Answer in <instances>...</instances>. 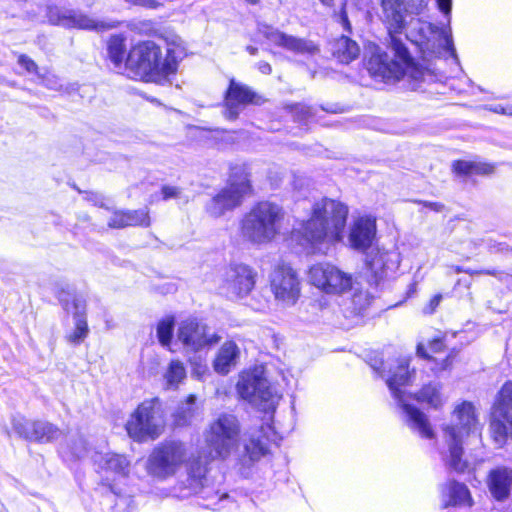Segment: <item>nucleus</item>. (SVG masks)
Instances as JSON below:
<instances>
[{
  "label": "nucleus",
  "instance_id": "obj_1",
  "mask_svg": "<svg viewBox=\"0 0 512 512\" xmlns=\"http://www.w3.org/2000/svg\"><path fill=\"white\" fill-rule=\"evenodd\" d=\"M241 424L233 413L222 412L212 419L203 432L209 451L196 453L187 465V478L170 488L169 495L187 499L200 493L207 483L210 464L225 461L239 448Z\"/></svg>",
  "mask_w": 512,
  "mask_h": 512
},
{
  "label": "nucleus",
  "instance_id": "obj_2",
  "mask_svg": "<svg viewBox=\"0 0 512 512\" xmlns=\"http://www.w3.org/2000/svg\"><path fill=\"white\" fill-rule=\"evenodd\" d=\"M185 57V49L176 38L167 44L166 52L153 41L135 44L125 59V70L131 77L146 82L165 84L170 82L178 70L179 62Z\"/></svg>",
  "mask_w": 512,
  "mask_h": 512
},
{
  "label": "nucleus",
  "instance_id": "obj_3",
  "mask_svg": "<svg viewBox=\"0 0 512 512\" xmlns=\"http://www.w3.org/2000/svg\"><path fill=\"white\" fill-rule=\"evenodd\" d=\"M373 368L385 379L408 427L422 438L433 439L435 432L428 416L416 406L409 404L407 402L408 397L402 390L403 387L410 385L415 378V370L409 369V359L401 358L389 363L388 370H386V365L383 363L381 367L373 366Z\"/></svg>",
  "mask_w": 512,
  "mask_h": 512
},
{
  "label": "nucleus",
  "instance_id": "obj_4",
  "mask_svg": "<svg viewBox=\"0 0 512 512\" xmlns=\"http://www.w3.org/2000/svg\"><path fill=\"white\" fill-rule=\"evenodd\" d=\"M478 430V419L475 407L471 402L464 401L453 410V423L442 426V435L446 449L441 451L445 465L456 471L465 472L470 463L464 458L463 444L465 439Z\"/></svg>",
  "mask_w": 512,
  "mask_h": 512
},
{
  "label": "nucleus",
  "instance_id": "obj_5",
  "mask_svg": "<svg viewBox=\"0 0 512 512\" xmlns=\"http://www.w3.org/2000/svg\"><path fill=\"white\" fill-rule=\"evenodd\" d=\"M348 208L341 202L323 198L314 203L311 217L293 232L302 236L306 243L317 244L325 240L337 241L345 227Z\"/></svg>",
  "mask_w": 512,
  "mask_h": 512
},
{
  "label": "nucleus",
  "instance_id": "obj_6",
  "mask_svg": "<svg viewBox=\"0 0 512 512\" xmlns=\"http://www.w3.org/2000/svg\"><path fill=\"white\" fill-rule=\"evenodd\" d=\"M286 213L273 202L261 201L246 213L241 221V234L255 245L271 243L281 232Z\"/></svg>",
  "mask_w": 512,
  "mask_h": 512
},
{
  "label": "nucleus",
  "instance_id": "obj_7",
  "mask_svg": "<svg viewBox=\"0 0 512 512\" xmlns=\"http://www.w3.org/2000/svg\"><path fill=\"white\" fill-rule=\"evenodd\" d=\"M196 456L189 452L187 444L180 440H165L158 443L150 452L145 470L147 474L157 481H166L174 477L180 469L185 467V475L176 480L174 485L187 478V465Z\"/></svg>",
  "mask_w": 512,
  "mask_h": 512
},
{
  "label": "nucleus",
  "instance_id": "obj_8",
  "mask_svg": "<svg viewBox=\"0 0 512 512\" xmlns=\"http://www.w3.org/2000/svg\"><path fill=\"white\" fill-rule=\"evenodd\" d=\"M437 5L438 9L447 17V24L445 27L439 28L428 21L412 16L408 19L404 32L406 33L407 38L419 45L425 44L428 46L431 39H436L439 46L458 62L459 59L454 47L450 27L452 0H437Z\"/></svg>",
  "mask_w": 512,
  "mask_h": 512
},
{
  "label": "nucleus",
  "instance_id": "obj_9",
  "mask_svg": "<svg viewBox=\"0 0 512 512\" xmlns=\"http://www.w3.org/2000/svg\"><path fill=\"white\" fill-rule=\"evenodd\" d=\"M389 46L394 53V58H391L386 52L376 51L367 62L369 74L383 82L399 80L413 64L407 48L399 37L390 39Z\"/></svg>",
  "mask_w": 512,
  "mask_h": 512
},
{
  "label": "nucleus",
  "instance_id": "obj_10",
  "mask_svg": "<svg viewBox=\"0 0 512 512\" xmlns=\"http://www.w3.org/2000/svg\"><path fill=\"white\" fill-rule=\"evenodd\" d=\"M236 390L242 399L264 412H274L281 399L277 388L259 369L242 372L239 375Z\"/></svg>",
  "mask_w": 512,
  "mask_h": 512
},
{
  "label": "nucleus",
  "instance_id": "obj_11",
  "mask_svg": "<svg viewBox=\"0 0 512 512\" xmlns=\"http://www.w3.org/2000/svg\"><path fill=\"white\" fill-rule=\"evenodd\" d=\"M251 191L247 168L242 165L235 166L231 169L228 185L207 203L206 211L213 217H220L238 207Z\"/></svg>",
  "mask_w": 512,
  "mask_h": 512
},
{
  "label": "nucleus",
  "instance_id": "obj_12",
  "mask_svg": "<svg viewBox=\"0 0 512 512\" xmlns=\"http://www.w3.org/2000/svg\"><path fill=\"white\" fill-rule=\"evenodd\" d=\"M165 421L156 400H146L130 415L125 428L137 442L157 439L164 431Z\"/></svg>",
  "mask_w": 512,
  "mask_h": 512
},
{
  "label": "nucleus",
  "instance_id": "obj_13",
  "mask_svg": "<svg viewBox=\"0 0 512 512\" xmlns=\"http://www.w3.org/2000/svg\"><path fill=\"white\" fill-rule=\"evenodd\" d=\"M426 8V0H381L380 17L390 39L404 32L408 19L421 15Z\"/></svg>",
  "mask_w": 512,
  "mask_h": 512
},
{
  "label": "nucleus",
  "instance_id": "obj_14",
  "mask_svg": "<svg viewBox=\"0 0 512 512\" xmlns=\"http://www.w3.org/2000/svg\"><path fill=\"white\" fill-rule=\"evenodd\" d=\"M490 430L496 443L502 445L512 437V382L503 384L491 413Z\"/></svg>",
  "mask_w": 512,
  "mask_h": 512
},
{
  "label": "nucleus",
  "instance_id": "obj_15",
  "mask_svg": "<svg viewBox=\"0 0 512 512\" xmlns=\"http://www.w3.org/2000/svg\"><path fill=\"white\" fill-rule=\"evenodd\" d=\"M269 281L271 291L278 302L286 306H292L297 302L301 293V280L289 264L275 265Z\"/></svg>",
  "mask_w": 512,
  "mask_h": 512
},
{
  "label": "nucleus",
  "instance_id": "obj_16",
  "mask_svg": "<svg viewBox=\"0 0 512 512\" xmlns=\"http://www.w3.org/2000/svg\"><path fill=\"white\" fill-rule=\"evenodd\" d=\"M221 340V336L210 332L209 327L196 319H186L179 323L176 332V341L187 352H199L211 347Z\"/></svg>",
  "mask_w": 512,
  "mask_h": 512
},
{
  "label": "nucleus",
  "instance_id": "obj_17",
  "mask_svg": "<svg viewBox=\"0 0 512 512\" xmlns=\"http://www.w3.org/2000/svg\"><path fill=\"white\" fill-rule=\"evenodd\" d=\"M310 282L327 294L340 295L352 288V276L329 263L313 265L308 273Z\"/></svg>",
  "mask_w": 512,
  "mask_h": 512
},
{
  "label": "nucleus",
  "instance_id": "obj_18",
  "mask_svg": "<svg viewBox=\"0 0 512 512\" xmlns=\"http://www.w3.org/2000/svg\"><path fill=\"white\" fill-rule=\"evenodd\" d=\"M257 273L246 264H232L223 274L221 289L232 299L246 297L254 288Z\"/></svg>",
  "mask_w": 512,
  "mask_h": 512
},
{
  "label": "nucleus",
  "instance_id": "obj_19",
  "mask_svg": "<svg viewBox=\"0 0 512 512\" xmlns=\"http://www.w3.org/2000/svg\"><path fill=\"white\" fill-rule=\"evenodd\" d=\"M264 102L265 99L250 87L231 79L225 93L224 116L229 120H235L247 105H261Z\"/></svg>",
  "mask_w": 512,
  "mask_h": 512
},
{
  "label": "nucleus",
  "instance_id": "obj_20",
  "mask_svg": "<svg viewBox=\"0 0 512 512\" xmlns=\"http://www.w3.org/2000/svg\"><path fill=\"white\" fill-rule=\"evenodd\" d=\"M278 436L273 426L262 423L248 429L244 438V449L250 460H259L269 452V445L277 443Z\"/></svg>",
  "mask_w": 512,
  "mask_h": 512
},
{
  "label": "nucleus",
  "instance_id": "obj_21",
  "mask_svg": "<svg viewBox=\"0 0 512 512\" xmlns=\"http://www.w3.org/2000/svg\"><path fill=\"white\" fill-rule=\"evenodd\" d=\"M69 292L61 291L58 293V299L61 302L63 308L73 313L74 329L67 334L66 339L72 345H79L82 343L89 334V327L86 319V302L84 299L79 297H72V301L69 302Z\"/></svg>",
  "mask_w": 512,
  "mask_h": 512
},
{
  "label": "nucleus",
  "instance_id": "obj_22",
  "mask_svg": "<svg viewBox=\"0 0 512 512\" xmlns=\"http://www.w3.org/2000/svg\"><path fill=\"white\" fill-rule=\"evenodd\" d=\"M13 427L21 437L41 443L52 442L62 435L56 425L42 420L19 419L14 422Z\"/></svg>",
  "mask_w": 512,
  "mask_h": 512
},
{
  "label": "nucleus",
  "instance_id": "obj_23",
  "mask_svg": "<svg viewBox=\"0 0 512 512\" xmlns=\"http://www.w3.org/2000/svg\"><path fill=\"white\" fill-rule=\"evenodd\" d=\"M366 265L371 271L375 284L394 273L400 264L399 254L396 251L371 248L366 254Z\"/></svg>",
  "mask_w": 512,
  "mask_h": 512
},
{
  "label": "nucleus",
  "instance_id": "obj_24",
  "mask_svg": "<svg viewBox=\"0 0 512 512\" xmlns=\"http://www.w3.org/2000/svg\"><path fill=\"white\" fill-rule=\"evenodd\" d=\"M47 17L51 24L63 26L65 28L80 29H107L110 26L103 22H96L87 15L81 14L74 10L62 9L59 7H49Z\"/></svg>",
  "mask_w": 512,
  "mask_h": 512
},
{
  "label": "nucleus",
  "instance_id": "obj_25",
  "mask_svg": "<svg viewBox=\"0 0 512 512\" xmlns=\"http://www.w3.org/2000/svg\"><path fill=\"white\" fill-rule=\"evenodd\" d=\"M376 237V220L371 216H361L351 225L348 241L350 246L359 251L371 248Z\"/></svg>",
  "mask_w": 512,
  "mask_h": 512
},
{
  "label": "nucleus",
  "instance_id": "obj_26",
  "mask_svg": "<svg viewBox=\"0 0 512 512\" xmlns=\"http://www.w3.org/2000/svg\"><path fill=\"white\" fill-rule=\"evenodd\" d=\"M241 358V348L233 340H226L217 350L212 367L217 374L227 375L237 367Z\"/></svg>",
  "mask_w": 512,
  "mask_h": 512
},
{
  "label": "nucleus",
  "instance_id": "obj_27",
  "mask_svg": "<svg viewBox=\"0 0 512 512\" xmlns=\"http://www.w3.org/2000/svg\"><path fill=\"white\" fill-rule=\"evenodd\" d=\"M413 398L428 408L435 410L441 409L447 402V395L444 392V386L437 381H431L421 387Z\"/></svg>",
  "mask_w": 512,
  "mask_h": 512
},
{
  "label": "nucleus",
  "instance_id": "obj_28",
  "mask_svg": "<svg viewBox=\"0 0 512 512\" xmlns=\"http://www.w3.org/2000/svg\"><path fill=\"white\" fill-rule=\"evenodd\" d=\"M441 501L444 507L450 505L470 507L472 505L468 488L456 481H448L441 487Z\"/></svg>",
  "mask_w": 512,
  "mask_h": 512
},
{
  "label": "nucleus",
  "instance_id": "obj_29",
  "mask_svg": "<svg viewBox=\"0 0 512 512\" xmlns=\"http://www.w3.org/2000/svg\"><path fill=\"white\" fill-rule=\"evenodd\" d=\"M488 486L494 498L506 499L512 486V470L507 467L495 468L489 474Z\"/></svg>",
  "mask_w": 512,
  "mask_h": 512
},
{
  "label": "nucleus",
  "instance_id": "obj_30",
  "mask_svg": "<svg viewBox=\"0 0 512 512\" xmlns=\"http://www.w3.org/2000/svg\"><path fill=\"white\" fill-rule=\"evenodd\" d=\"M269 39L273 43L296 53L314 55L319 52V47L312 41L289 36L279 31L272 32Z\"/></svg>",
  "mask_w": 512,
  "mask_h": 512
},
{
  "label": "nucleus",
  "instance_id": "obj_31",
  "mask_svg": "<svg viewBox=\"0 0 512 512\" xmlns=\"http://www.w3.org/2000/svg\"><path fill=\"white\" fill-rule=\"evenodd\" d=\"M93 460L95 465L103 471L111 472L123 477L127 476L129 473L130 462L123 455L110 452H96L93 456Z\"/></svg>",
  "mask_w": 512,
  "mask_h": 512
},
{
  "label": "nucleus",
  "instance_id": "obj_32",
  "mask_svg": "<svg viewBox=\"0 0 512 512\" xmlns=\"http://www.w3.org/2000/svg\"><path fill=\"white\" fill-rule=\"evenodd\" d=\"M331 51L340 63L348 64L359 56L360 48L354 40L341 36L331 42Z\"/></svg>",
  "mask_w": 512,
  "mask_h": 512
},
{
  "label": "nucleus",
  "instance_id": "obj_33",
  "mask_svg": "<svg viewBox=\"0 0 512 512\" xmlns=\"http://www.w3.org/2000/svg\"><path fill=\"white\" fill-rule=\"evenodd\" d=\"M452 169L458 176L490 175L495 171L493 164L466 160L454 161Z\"/></svg>",
  "mask_w": 512,
  "mask_h": 512
},
{
  "label": "nucleus",
  "instance_id": "obj_34",
  "mask_svg": "<svg viewBox=\"0 0 512 512\" xmlns=\"http://www.w3.org/2000/svg\"><path fill=\"white\" fill-rule=\"evenodd\" d=\"M185 378L186 368L178 359L172 360L163 374L165 387L172 390H176Z\"/></svg>",
  "mask_w": 512,
  "mask_h": 512
},
{
  "label": "nucleus",
  "instance_id": "obj_35",
  "mask_svg": "<svg viewBox=\"0 0 512 512\" xmlns=\"http://www.w3.org/2000/svg\"><path fill=\"white\" fill-rule=\"evenodd\" d=\"M196 396L189 395L184 402H181L173 414L174 422L177 426H187L191 424L196 415Z\"/></svg>",
  "mask_w": 512,
  "mask_h": 512
},
{
  "label": "nucleus",
  "instance_id": "obj_36",
  "mask_svg": "<svg viewBox=\"0 0 512 512\" xmlns=\"http://www.w3.org/2000/svg\"><path fill=\"white\" fill-rule=\"evenodd\" d=\"M108 55L115 68L122 69L124 67L125 43L121 36L111 37L108 43Z\"/></svg>",
  "mask_w": 512,
  "mask_h": 512
},
{
  "label": "nucleus",
  "instance_id": "obj_37",
  "mask_svg": "<svg viewBox=\"0 0 512 512\" xmlns=\"http://www.w3.org/2000/svg\"><path fill=\"white\" fill-rule=\"evenodd\" d=\"M174 330V318L169 316L160 320L157 324V338L160 344L163 347L168 348L170 351L174 352L172 349V337Z\"/></svg>",
  "mask_w": 512,
  "mask_h": 512
},
{
  "label": "nucleus",
  "instance_id": "obj_38",
  "mask_svg": "<svg viewBox=\"0 0 512 512\" xmlns=\"http://www.w3.org/2000/svg\"><path fill=\"white\" fill-rule=\"evenodd\" d=\"M68 451L66 452L64 449L62 450L63 454H67L68 452L72 457L82 458L87 453V443L84 437L80 434L74 435L70 442L67 445Z\"/></svg>",
  "mask_w": 512,
  "mask_h": 512
},
{
  "label": "nucleus",
  "instance_id": "obj_39",
  "mask_svg": "<svg viewBox=\"0 0 512 512\" xmlns=\"http://www.w3.org/2000/svg\"><path fill=\"white\" fill-rule=\"evenodd\" d=\"M127 226H149L150 218L146 209L125 211Z\"/></svg>",
  "mask_w": 512,
  "mask_h": 512
},
{
  "label": "nucleus",
  "instance_id": "obj_40",
  "mask_svg": "<svg viewBox=\"0 0 512 512\" xmlns=\"http://www.w3.org/2000/svg\"><path fill=\"white\" fill-rule=\"evenodd\" d=\"M417 353L418 355L432 359L435 362V366L432 367V370L435 372H440L448 369L452 365L453 358L451 355L447 356L445 359L441 360V363H438L439 360L437 358L431 357L427 352L425 351V348L422 344H418L417 346Z\"/></svg>",
  "mask_w": 512,
  "mask_h": 512
},
{
  "label": "nucleus",
  "instance_id": "obj_41",
  "mask_svg": "<svg viewBox=\"0 0 512 512\" xmlns=\"http://www.w3.org/2000/svg\"><path fill=\"white\" fill-rule=\"evenodd\" d=\"M109 227L111 228H124L127 226L126 223V214L124 211L114 212L111 216L109 222Z\"/></svg>",
  "mask_w": 512,
  "mask_h": 512
},
{
  "label": "nucleus",
  "instance_id": "obj_42",
  "mask_svg": "<svg viewBox=\"0 0 512 512\" xmlns=\"http://www.w3.org/2000/svg\"><path fill=\"white\" fill-rule=\"evenodd\" d=\"M208 371V367L205 363H202L201 361L192 362V375L197 379H203L207 375Z\"/></svg>",
  "mask_w": 512,
  "mask_h": 512
},
{
  "label": "nucleus",
  "instance_id": "obj_43",
  "mask_svg": "<svg viewBox=\"0 0 512 512\" xmlns=\"http://www.w3.org/2000/svg\"><path fill=\"white\" fill-rule=\"evenodd\" d=\"M18 63L26 69L29 73H38L37 64L28 56L20 55L18 58Z\"/></svg>",
  "mask_w": 512,
  "mask_h": 512
},
{
  "label": "nucleus",
  "instance_id": "obj_44",
  "mask_svg": "<svg viewBox=\"0 0 512 512\" xmlns=\"http://www.w3.org/2000/svg\"><path fill=\"white\" fill-rule=\"evenodd\" d=\"M483 243L491 252H503L507 249L505 243L498 242L491 237L483 239Z\"/></svg>",
  "mask_w": 512,
  "mask_h": 512
},
{
  "label": "nucleus",
  "instance_id": "obj_45",
  "mask_svg": "<svg viewBox=\"0 0 512 512\" xmlns=\"http://www.w3.org/2000/svg\"><path fill=\"white\" fill-rule=\"evenodd\" d=\"M161 194L163 200L178 198L180 195V189L175 186L165 185L161 189Z\"/></svg>",
  "mask_w": 512,
  "mask_h": 512
},
{
  "label": "nucleus",
  "instance_id": "obj_46",
  "mask_svg": "<svg viewBox=\"0 0 512 512\" xmlns=\"http://www.w3.org/2000/svg\"><path fill=\"white\" fill-rule=\"evenodd\" d=\"M487 109L491 112L512 116V104L502 105V104H495L487 106Z\"/></svg>",
  "mask_w": 512,
  "mask_h": 512
},
{
  "label": "nucleus",
  "instance_id": "obj_47",
  "mask_svg": "<svg viewBox=\"0 0 512 512\" xmlns=\"http://www.w3.org/2000/svg\"><path fill=\"white\" fill-rule=\"evenodd\" d=\"M455 272L457 273H467V274H470V275H474V274H488V275H496L495 271L494 270H485V271H473V270H470V269H464L460 266H456L455 267Z\"/></svg>",
  "mask_w": 512,
  "mask_h": 512
},
{
  "label": "nucleus",
  "instance_id": "obj_48",
  "mask_svg": "<svg viewBox=\"0 0 512 512\" xmlns=\"http://www.w3.org/2000/svg\"><path fill=\"white\" fill-rule=\"evenodd\" d=\"M442 299L441 295H435L429 302V305L424 308L425 313H433L436 307L440 304V301Z\"/></svg>",
  "mask_w": 512,
  "mask_h": 512
},
{
  "label": "nucleus",
  "instance_id": "obj_49",
  "mask_svg": "<svg viewBox=\"0 0 512 512\" xmlns=\"http://www.w3.org/2000/svg\"><path fill=\"white\" fill-rule=\"evenodd\" d=\"M444 347V344L442 342V340L440 339H434L433 341H431L429 343V350L433 353H438L440 352Z\"/></svg>",
  "mask_w": 512,
  "mask_h": 512
},
{
  "label": "nucleus",
  "instance_id": "obj_50",
  "mask_svg": "<svg viewBox=\"0 0 512 512\" xmlns=\"http://www.w3.org/2000/svg\"><path fill=\"white\" fill-rule=\"evenodd\" d=\"M258 69L263 74H270L272 71L270 64L267 62H259Z\"/></svg>",
  "mask_w": 512,
  "mask_h": 512
},
{
  "label": "nucleus",
  "instance_id": "obj_51",
  "mask_svg": "<svg viewBox=\"0 0 512 512\" xmlns=\"http://www.w3.org/2000/svg\"><path fill=\"white\" fill-rule=\"evenodd\" d=\"M341 21H342V24H343L344 28L349 31L350 30V23L348 21L347 15H346V13L344 11L341 13Z\"/></svg>",
  "mask_w": 512,
  "mask_h": 512
},
{
  "label": "nucleus",
  "instance_id": "obj_52",
  "mask_svg": "<svg viewBox=\"0 0 512 512\" xmlns=\"http://www.w3.org/2000/svg\"><path fill=\"white\" fill-rule=\"evenodd\" d=\"M427 207L435 210V211H440L442 208H443V205L440 204V203H436V202H429L426 204Z\"/></svg>",
  "mask_w": 512,
  "mask_h": 512
},
{
  "label": "nucleus",
  "instance_id": "obj_53",
  "mask_svg": "<svg viewBox=\"0 0 512 512\" xmlns=\"http://www.w3.org/2000/svg\"><path fill=\"white\" fill-rule=\"evenodd\" d=\"M126 1L129 3H132V4L141 5V6H146L151 3L150 0H126Z\"/></svg>",
  "mask_w": 512,
  "mask_h": 512
},
{
  "label": "nucleus",
  "instance_id": "obj_54",
  "mask_svg": "<svg viewBox=\"0 0 512 512\" xmlns=\"http://www.w3.org/2000/svg\"><path fill=\"white\" fill-rule=\"evenodd\" d=\"M500 279L505 281L507 284H509V280L512 279V275L509 274H501Z\"/></svg>",
  "mask_w": 512,
  "mask_h": 512
},
{
  "label": "nucleus",
  "instance_id": "obj_55",
  "mask_svg": "<svg viewBox=\"0 0 512 512\" xmlns=\"http://www.w3.org/2000/svg\"><path fill=\"white\" fill-rule=\"evenodd\" d=\"M301 109V112H303L306 115L309 114V108L305 107V106H301L299 107Z\"/></svg>",
  "mask_w": 512,
  "mask_h": 512
},
{
  "label": "nucleus",
  "instance_id": "obj_56",
  "mask_svg": "<svg viewBox=\"0 0 512 512\" xmlns=\"http://www.w3.org/2000/svg\"><path fill=\"white\" fill-rule=\"evenodd\" d=\"M247 49H248L249 53L252 55H254L257 51V48L251 47V46H249Z\"/></svg>",
  "mask_w": 512,
  "mask_h": 512
},
{
  "label": "nucleus",
  "instance_id": "obj_57",
  "mask_svg": "<svg viewBox=\"0 0 512 512\" xmlns=\"http://www.w3.org/2000/svg\"><path fill=\"white\" fill-rule=\"evenodd\" d=\"M91 201H93L95 204H100L101 201L98 200V197L95 195V199H90Z\"/></svg>",
  "mask_w": 512,
  "mask_h": 512
},
{
  "label": "nucleus",
  "instance_id": "obj_58",
  "mask_svg": "<svg viewBox=\"0 0 512 512\" xmlns=\"http://www.w3.org/2000/svg\"><path fill=\"white\" fill-rule=\"evenodd\" d=\"M331 0H321L323 4L329 5Z\"/></svg>",
  "mask_w": 512,
  "mask_h": 512
},
{
  "label": "nucleus",
  "instance_id": "obj_59",
  "mask_svg": "<svg viewBox=\"0 0 512 512\" xmlns=\"http://www.w3.org/2000/svg\"><path fill=\"white\" fill-rule=\"evenodd\" d=\"M247 1L252 3V4H255V3H257L258 0H247Z\"/></svg>",
  "mask_w": 512,
  "mask_h": 512
}]
</instances>
